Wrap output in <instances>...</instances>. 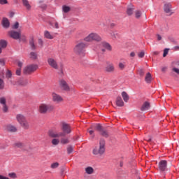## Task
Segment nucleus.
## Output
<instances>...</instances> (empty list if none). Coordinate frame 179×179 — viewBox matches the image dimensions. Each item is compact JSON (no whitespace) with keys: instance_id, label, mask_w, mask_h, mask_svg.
Instances as JSON below:
<instances>
[{"instance_id":"obj_1","label":"nucleus","mask_w":179,"mask_h":179,"mask_svg":"<svg viewBox=\"0 0 179 179\" xmlns=\"http://www.w3.org/2000/svg\"><path fill=\"white\" fill-rule=\"evenodd\" d=\"M55 110V106L52 104L42 103L38 106V111L39 114H47L52 113Z\"/></svg>"},{"instance_id":"obj_2","label":"nucleus","mask_w":179,"mask_h":179,"mask_svg":"<svg viewBox=\"0 0 179 179\" xmlns=\"http://www.w3.org/2000/svg\"><path fill=\"white\" fill-rule=\"evenodd\" d=\"M85 48H86V43L78 42L73 48V52H75L76 55L83 57L85 55Z\"/></svg>"},{"instance_id":"obj_3","label":"nucleus","mask_w":179,"mask_h":179,"mask_svg":"<svg viewBox=\"0 0 179 179\" xmlns=\"http://www.w3.org/2000/svg\"><path fill=\"white\" fill-rule=\"evenodd\" d=\"M106 141L101 139L99 141V147H95L93 150V155H103L106 152Z\"/></svg>"},{"instance_id":"obj_4","label":"nucleus","mask_w":179,"mask_h":179,"mask_svg":"<svg viewBox=\"0 0 179 179\" xmlns=\"http://www.w3.org/2000/svg\"><path fill=\"white\" fill-rule=\"evenodd\" d=\"M36 69H38V65L37 64H29L24 67L23 74L24 75H31L34 72H36Z\"/></svg>"},{"instance_id":"obj_5","label":"nucleus","mask_w":179,"mask_h":179,"mask_svg":"<svg viewBox=\"0 0 179 179\" xmlns=\"http://www.w3.org/2000/svg\"><path fill=\"white\" fill-rule=\"evenodd\" d=\"M101 40V37L96 33H91L84 38V41H87V43H90L91 41H100Z\"/></svg>"},{"instance_id":"obj_6","label":"nucleus","mask_w":179,"mask_h":179,"mask_svg":"<svg viewBox=\"0 0 179 179\" xmlns=\"http://www.w3.org/2000/svg\"><path fill=\"white\" fill-rule=\"evenodd\" d=\"M48 135L50 138H61L62 136H65V134L62 132H57L54 129L49 130Z\"/></svg>"},{"instance_id":"obj_7","label":"nucleus","mask_w":179,"mask_h":179,"mask_svg":"<svg viewBox=\"0 0 179 179\" xmlns=\"http://www.w3.org/2000/svg\"><path fill=\"white\" fill-rule=\"evenodd\" d=\"M59 86L62 90H64L65 92H69V90H71L69 85H68V83H66L64 79L59 80Z\"/></svg>"},{"instance_id":"obj_8","label":"nucleus","mask_w":179,"mask_h":179,"mask_svg":"<svg viewBox=\"0 0 179 179\" xmlns=\"http://www.w3.org/2000/svg\"><path fill=\"white\" fill-rule=\"evenodd\" d=\"M62 130L63 131H62V133L64 134V136H65V135L69 134L72 132V129L71 128V125H69V124H66L65 122L62 123Z\"/></svg>"},{"instance_id":"obj_9","label":"nucleus","mask_w":179,"mask_h":179,"mask_svg":"<svg viewBox=\"0 0 179 179\" xmlns=\"http://www.w3.org/2000/svg\"><path fill=\"white\" fill-rule=\"evenodd\" d=\"M51 96H52V100L54 103H57L58 104L64 101V98H62L61 95L57 94L56 92H52Z\"/></svg>"},{"instance_id":"obj_10","label":"nucleus","mask_w":179,"mask_h":179,"mask_svg":"<svg viewBox=\"0 0 179 179\" xmlns=\"http://www.w3.org/2000/svg\"><path fill=\"white\" fill-rule=\"evenodd\" d=\"M100 47L102 54H104V52H106V50H107L108 51H111L112 50L111 45L106 42H101L100 44Z\"/></svg>"},{"instance_id":"obj_11","label":"nucleus","mask_w":179,"mask_h":179,"mask_svg":"<svg viewBox=\"0 0 179 179\" xmlns=\"http://www.w3.org/2000/svg\"><path fill=\"white\" fill-rule=\"evenodd\" d=\"M106 72L108 73H113L115 71V67L114 66V64L110 62H106V66L105 67Z\"/></svg>"},{"instance_id":"obj_12","label":"nucleus","mask_w":179,"mask_h":179,"mask_svg":"<svg viewBox=\"0 0 179 179\" xmlns=\"http://www.w3.org/2000/svg\"><path fill=\"white\" fill-rule=\"evenodd\" d=\"M48 64L50 66H51V68H53V69H58V63H57V60H55L54 58H48Z\"/></svg>"},{"instance_id":"obj_13","label":"nucleus","mask_w":179,"mask_h":179,"mask_svg":"<svg viewBox=\"0 0 179 179\" xmlns=\"http://www.w3.org/2000/svg\"><path fill=\"white\" fill-rule=\"evenodd\" d=\"M159 170L160 171H166L167 170V161L162 160L159 162Z\"/></svg>"},{"instance_id":"obj_14","label":"nucleus","mask_w":179,"mask_h":179,"mask_svg":"<svg viewBox=\"0 0 179 179\" xmlns=\"http://www.w3.org/2000/svg\"><path fill=\"white\" fill-rule=\"evenodd\" d=\"M8 34L10 37H11V38H14V40H19V38H20V32L10 31H8Z\"/></svg>"},{"instance_id":"obj_15","label":"nucleus","mask_w":179,"mask_h":179,"mask_svg":"<svg viewBox=\"0 0 179 179\" xmlns=\"http://www.w3.org/2000/svg\"><path fill=\"white\" fill-rule=\"evenodd\" d=\"M1 25L4 29H9L10 27V22L8 18L3 17L1 20Z\"/></svg>"},{"instance_id":"obj_16","label":"nucleus","mask_w":179,"mask_h":179,"mask_svg":"<svg viewBox=\"0 0 179 179\" xmlns=\"http://www.w3.org/2000/svg\"><path fill=\"white\" fill-rule=\"evenodd\" d=\"M179 62H174L172 63V71L179 75Z\"/></svg>"},{"instance_id":"obj_17","label":"nucleus","mask_w":179,"mask_h":179,"mask_svg":"<svg viewBox=\"0 0 179 179\" xmlns=\"http://www.w3.org/2000/svg\"><path fill=\"white\" fill-rule=\"evenodd\" d=\"M150 108V103L148 101H145L141 107V111H148Z\"/></svg>"},{"instance_id":"obj_18","label":"nucleus","mask_w":179,"mask_h":179,"mask_svg":"<svg viewBox=\"0 0 179 179\" xmlns=\"http://www.w3.org/2000/svg\"><path fill=\"white\" fill-rule=\"evenodd\" d=\"M164 10L165 13H168V15H171V4L170 3L164 4Z\"/></svg>"},{"instance_id":"obj_19","label":"nucleus","mask_w":179,"mask_h":179,"mask_svg":"<svg viewBox=\"0 0 179 179\" xmlns=\"http://www.w3.org/2000/svg\"><path fill=\"white\" fill-rule=\"evenodd\" d=\"M16 120L20 125L24 120H26V117L22 114H18L16 115Z\"/></svg>"},{"instance_id":"obj_20","label":"nucleus","mask_w":179,"mask_h":179,"mask_svg":"<svg viewBox=\"0 0 179 179\" xmlns=\"http://www.w3.org/2000/svg\"><path fill=\"white\" fill-rule=\"evenodd\" d=\"M29 45H30V48H31V50H32V51H34V50H36V48H37V46L36 45V42L34 41V38H30Z\"/></svg>"},{"instance_id":"obj_21","label":"nucleus","mask_w":179,"mask_h":179,"mask_svg":"<svg viewBox=\"0 0 179 179\" xmlns=\"http://www.w3.org/2000/svg\"><path fill=\"white\" fill-rule=\"evenodd\" d=\"M116 105L117 107H124V101L121 96H118L116 99Z\"/></svg>"},{"instance_id":"obj_22","label":"nucleus","mask_w":179,"mask_h":179,"mask_svg":"<svg viewBox=\"0 0 179 179\" xmlns=\"http://www.w3.org/2000/svg\"><path fill=\"white\" fill-rule=\"evenodd\" d=\"M6 129L8 132H16L17 131V129L12 124L7 125Z\"/></svg>"},{"instance_id":"obj_23","label":"nucleus","mask_w":179,"mask_h":179,"mask_svg":"<svg viewBox=\"0 0 179 179\" xmlns=\"http://www.w3.org/2000/svg\"><path fill=\"white\" fill-rule=\"evenodd\" d=\"M20 125H21V127H23L24 129H29V128H30V124H29V122H27V120L26 119Z\"/></svg>"},{"instance_id":"obj_24","label":"nucleus","mask_w":179,"mask_h":179,"mask_svg":"<svg viewBox=\"0 0 179 179\" xmlns=\"http://www.w3.org/2000/svg\"><path fill=\"white\" fill-rule=\"evenodd\" d=\"M44 36L45 38H48V40H52V38H54V35H52V34L48 31H45Z\"/></svg>"},{"instance_id":"obj_25","label":"nucleus","mask_w":179,"mask_h":179,"mask_svg":"<svg viewBox=\"0 0 179 179\" xmlns=\"http://www.w3.org/2000/svg\"><path fill=\"white\" fill-rule=\"evenodd\" d=\"M6 47H8V42L5 40H0V48L4 50Z\"/></svg>"},{"instance_id":"obj_26","label":"nucleus","mask_w":179,"mask_h":179,"mask_svg":"<svg viewBox=\"0 0 179 179\" xmlns=\"http://www.w3.org/2000/svg\"><path fill=\"white\" fill-rule=\"evenodd\" d=\"M122 97L125 103H128V100H129V96H128V94L126 92H122Z\"/></svg>"},{"instance_id":"obj_27","label":"nucleus","mask_w":179,"mask_h":179,"mask_svg":"<svg viewBox=\"0 0 179 179\" xmlns=\"http://www.w3.org/2000/svg\"><path fill=\"white\" fill-rule=\"evenodd\" d=\"M29 58L33 61H36L38 58L37 53L36 52H31L29 54Z\"/></svg>"},{"instance_id":"obj_28","label":"nucleus","mask_w":179,"mask_h":179,"mask_svg":"<svg viewBox=\"0 0 179 179\" xmlns=\"http://www.w3.org/2000/svg\"><path fill=\"white\" fill-rule=\"evenodd\" d=\"M22 3H23L24 6H25V8L28 10H30V9H31V6H30V3H29V1H27V0H22Z\"/></svg>"},{"instance_id":"obj_29","label":"nucleus","mask_w":179,"mask_h":179,"mask_svg":"<svg viewBox=\"0 0 179 179\" xmlns=\"http://www.w3.org/2000/svg\"><path fill=\"white\" fill-rule=\"evenodd\" d=\"M145 80L146 83H150L152 82V74H150V73L146 74Z\"/></svg>"},{"instance_id":"obj_30","label":"nucleus","mask_w":179,"mask_h":179,"mask_svg":"<svg viewBox=\"0 0 179 179\" xmlns=\"http://www.w3.org/2000/svg\"><path fill=\"white\" fill-rule=\"evenodd\" d=\"M94 172V169H93L92 167L87 166V168H85V173H87V174H93Z\"/></svg>"},{"instance_id":"obj_31","label":"nucleus","mask_w":179,"mask_h":179,"mask_svg":"<svg viewBox=\"0 0 179 179\" xmlns=\"http://www.w3.org/2000/svg\"><path fill=\"white\" fill-rule=\"evenodd\" d=\"M109 34L112 38H117L118 37V33L117 31H110Z\"/></svg>"},{"instance_id":"obj_32","label":"nucleus","mask_w":179,"mask_h":179,"mask_svg":"<svg viewBox=\"0 0 179 179\" xmlns=\"http://www.w3.org/2000/svg\"><path fill=\"white\" fill-rule=\"evenodd\" d=\"M126 66L127 65L125 64V62H119L118 67L120 71H124Z\"/></svg>"},{"instance_id":"obj_33","label":"nucleus","mask_w":179,"mask_h":179,"mask_svg":"<svg viewBox=\"0 0 179 179\" xmlns=\"http://www.w3.org/2000/svg\"><path fill=\"white\" fill-rule=\"evenodd\" d=\"M134 15H135L136 19H140L141 16H142V12H141V10H137L135 11Z\"/></svg>"},{"instance_id":"obj_34","label":"nucleus","mask_w":179,"mask_h":179,"mask_svg":"<svg viewBox=\"0 0 179 179\" xmlns=\"http://www.w3.org/2000/svg\"><path fill=\"white\" fill-rule=\"evenodd\" d=\"M15 148H20V149H23L24 144L21 142H17L14 144Z\"/></svg>"},{"instance_id":"obj_35","label":"nucleus","mask_w":179,"mask_h":179,"mask_svg":"<svg viewBox=\"0 0 179 179\" xmlns=\"http://www.w3.org/2000/svg\"><path fill=\"white\" fill-rule=\"evenodd\" d=\"M52 144L55 146H57V145H59V139L58 138H53L52 140Z\"/></svg>"},{"instance_id":"obj_36","label":"nucleus","mask_w":179,"mask_h":179,"mask_svg":"<svg viewBox=\"0 0 179 179\" xmlns=\"http://www.w3.org/2000/svg\"><path fill=\"white\" fill-rule=\"evenodd\" d=\"M100 134L101 135H102V136H104L105 138H108V133L107 132V131L103 129L100 131Z\"/></svg>"},{"instance_id":"obj_37","label":"nucleus","mask_w":179,"mask_h":179,"mask_svg":"<svg viewBox=\"0 0 179 179\" xmlns=\"http://www.w3.org/2000/svg\"><path fill=\"white\" fill-rule=\"evenodd\" d=\"M60 142L62 145H66V143H69V140L68 138H62Z\"/></svg>"},{"instance_id":"obj_38","label":"nucleus","mask_w":179,"mask_h":179,"mask_svg":"<svg viewBox=\"0 0 179 179\" xmlns=\"http://www.w3.org/2000/svg\"><path fill=\"white\" fill-rule=\"evenodd\" d=\"M127 13L129 16H131V15L134 14V8H128L127 10Z\"/></svg>"},{"instance_id":"obj_39","label":"nucleus","mask_w":179,"mask_h":179,"mask_svg":"<svg viewBox=\"0 0 179 179\" xmlns=\"http://www.w3.org/2000/svg\"><path fill=\"white\" fill-rule=\"evenodd\" d=\"M50 167L52 169H58V167H59V163L54 162L50 165Z\"/></svg>"},{"instance_id":"obj_40","label":"nucleus","mask_w":179,"mask_h":179,"mask_svg":"<svg viewBox=\"0 0 179 179\" xmlns=\"http://www.w3.org/2000/svg\"><path fill=\"white\" fill-rule=\"evenodd\" d=\"M62 9H63V12H64V13H68V12H69V10H71V8L69 6H64Z\"/></svg>"},{"instance_id":"obj_41","label":"nucleus","mask_w":179,"mask_h":179,"mask_svg":"<svg viewBox=\"0 0 179 179\" xmlns=\"http://www.w3.org/2000/svg\"><path fill=\"white\" fill-rule=\"evenodd\" d=\"M8 177H10V178H13V179L17 178V176L16 175L15 173H13V172L8 173Z\"/></svg>"},{"instance_id":"obj_42","label":"nucleus","mask_w":179,"mask_h":179,"mask_svg":"<svg viewBox=\"0 0 179 179\" xmlns=\"http://www.w3.org/2000/svg\"><path fill=\"white\" fill-rule=\"evenodd\" d=\"M72 152H73V147L72 145H69L67 148V153H68V155H71V153H72Z\"/></svg>"},{"instance_id":"obj_43","label":"nucleus","mask_w":179,"mask_h":179,"mask_svg":"<svg viewBox=\"0 0 179 179\" xmlns=\"http://www.w3.org/2000/svg\"><path fill=\"white\" fill-rule=\"evenodd\" d=\"M0 104H2L3 106L6 105V99L3 97L0 98Z\"/></svg>"},{"instance_id":"obj_44","label":"nucleus","mask_w":179,"mask_h":179,"mask_svg":"<svg viewBox=\"0 0 179 179\" xmlns=\"http://www.w3.org/2000/svg\"><path fill=\"white\" fill-rule=\"evenodd\" d=\"M17 65L18 67H20V69H22V66H23V62L18 60L17 62Z\"/></svg>"},{"instance_id":"obj_45","label":"nucleus","mask_w":179,"mask_h":179,"mask_svg":"<svg viewBox=\"0 0 179 179\" xmlns=\"http://www.w3.org/2000/svg\"><path fill=\"white\" fill-rule=\"evenodd\" d=\"M138 75H140L141 76H143L145 75V70L144 69H139L138 71Z\"/></svg>"},{"instance_id":"obj_46","label":"nucleus","mask_w":179,"mask_h":179,"mask_svg":"<svg viewBox=\"0 0 179 179\" xmlns=\"http://www.w3.org/2000/svg\"><path fill=\"white\" fill-rule=\"evenodd\" d=\"M138 58H143L145 57V51L142 50L138 54Z\"/></svg>"},{"instance_id":"obj_47","label":"nucleus","mask_w":179,"mask_h":179,"mask_svg":"<svg viewBox=\"0 0 179 179\" xmlns=\"http://www.w3.org/2000/svg\"><path fill=\"white\" fill-rule=\"evenodd\" d=\"M96 130L99 131V132H100L101 131L103 130V127H101V125H100V124H96Z\"/></svg>"},{"instance_id":"obj_48","label":"nucleus","mask_w":179,"mask_h":179,"mask_svg":"<svg viewBox=\"0 0 179 179\" xmlns=\"http://www.w3.org/2000/svg\"><path fill=\"white\" fill-rule=\"evenodd\" d=\"M21 41H26V36L20 34V38Z\"/></svg>"},{"instance_id":"obj_49","label":"nucleus","mask_w":179,"mask_h":179,"mask_svg":"<svg viewBox=\"0 0 179 179\" xmlns=\"http://www.w3.org/2000/svg\"><path fill=\"white\" fill-rule=\"evenodd\" d=\"M167 54H169V49L166 48V49L164 50L163 57H167Z\"/></svg>"},{"instance_id":"obj_50","label":"nucleus","mask_w":179,"mask_h":179,"mask_svg":"<svg viewBox=\"0 0 179 179\" xmlns=\"http://www.w3.org/2000/svg\"><path fill=\"white\" fill-rule=\"evenodd\" d=\"M6 78H8V79L9 78H12V73L8 71L6 74Z\"/></svg>"},{"instance_id":"obj_51","label":"nucleus","mask_w":179,"mask_h":179,"mask_svg":"<svg viewBox=\"0 0 179 179\" xmlns=\"http://www.w3.org/2000/svg\"><path fill=\"white\" fill-rule=\"evenodd\" d=\"M4 84H3V80L0 78V89H3Z\"/></svg>"},{"instance_id":"obj_52","label":"nucleus","mask_w":179,"mask_h":179,"mask_svg":"<svg viewBox=\"0 0 179 179\" xmlns=\"http://www.w3.org/2000/svg\"><path fill=\"white\" fill-rule=\"evenodd\" d=\"M13 29H19V22H16L13 24Z\"/></svg>"},{"instance_id":"obj_53","label":"nucleus","mask_w":179,"mask_h":179,"mask_svg":"<svg viewBox=\"0 0 179 179\" xmlns=\"http://www.w3.org/2000/svg\"><path fill=\"white\" fill-rule=\"evenodd\" d=\"M3 113H8V106L6 105H3Z\"/></svg>"},{"instance_id":"obj_54","label":"nucleus","mask_w":179,"mask_h":179,"mask_svg":"<svg viewBox=\"0 0 179 179\" xmlns=\"http://www.w3.org/2000/svg\"><path fill=\"white\" fill-rule=\"evenodd\" d=\"M1 5H5L8 3V0H0Z\"/></svg>"},{"instance_id":"obj_55","label":"nucleus","mask_w":179,"mask_h":179,"mask_svg":"<svg viewBox=\"0 0 179 179\" xmlns=\"http://www.w3.org/2000/svg\"><path fill=\"white\" fill-rule=\"evenodd\" d=\"M22 72V69H18L16 71V75H17L18 76H20V73Z\"/></svg>"},{"instance_id":"obj_56","label":"nucleus","mask_w":179,"mask_h":179,"mask_svg":"<svg viewBox=\"0 0 179 179\" xmlns=\"http://www.w3.org/2000/svg\"><path fill=\"white\" fill-rule=\"evenodd\" d=\"M145 140L148 142H152V136H148V137L145 138Z\"/></svg>"},{"instance_id":"obj_57","label":"nucleus","mask_w":179,"mask_h":179,"mask_svg":"<svg viewBox=\"0 0 179 179\" xmlns=\"http://www.w3.org/2000/svg\"><path fill=\"white\" fill-rule=\"evenodd\" d=\"M0 65H1V66L5 65V60H3V59H0Z\"/></svg>"},{"instance_id":"obj_58","label":"nucleus","mask_w":179,"mask_h":179,"mask_svg":"<svg viewBox=\"0 0 179 179\" xmlns=\"http://www.w3.org/2000/svg\"><path fill=\"white\" fill-rule=\"evenodd\" d=\"M38 43L41 47H43V39H38Z\"/></svg>"},{"instance_id":"obj_59","label":"nucleus","mask_w":179,"mask_h":179,"mask_svg":"<svg viewBox=\"0 0 179 179\" xmlns=\"http://www.w3.org/2000/svg\"><path fill=\"white\" fill-rule=\"evenodd\" d=\"M88 132H89V134H90V135H93L92 136H93V138H94V131H93V130H90V131H88Z\"/></svg>"},{"instance_id":"obj_60","label":"nucleus","mask_w":179,"mask_h":179,"mask_svg":"<svg viewBox=\"0 0 179 179\" xmlns=\"http://www.w3.org/2000/svg\"><path fill=\"white\" fill-rule=\"evenodd\" d=\"M157 38L158 41H162V36L160 34H157Z\"/></svg>"},{"instance_id":"obj_61","label":"nucleus","mask_w":179,"mask_h":179,"mask_svg":"<svg viewBox=\"0 0 179 179\" xmlns=\"http://www.w3.org/2000/svg\"><path fill=\"white\" fill-rule=\"evenodd\" d=\"M55 29H59V24L58 22H55Z\"/></svg>"},{"instance_id":"obj_62","label":"nucleus","mask_w":179,"mask_h":179,"mask_svg":"<svg viewBox=\"0 0 179 179\" xmlns=\"http://www.w3.org/2000/svg\"><path fill=\"white\" fill-rule=\"evenodd\" d=\"M0 179H9V178L0 175Z\"/></svg>"},{"instance_id":"obj_63","label":"nucleus","mask_w":179,"mask_h":179,"mask_svg":"<svg viewBox=\"0 0 179 179\" xmlns=\"http://www.w3.org/2000/svg\"><path fill=\"white\" fill-rule=\"evenodd\" d=\"M162 72H166V71H167V67H162Z\"/></svg>"},{"instance_id":"obj_64","label":"nucleus","mask_w":179,"mask_h":179,"mask_svg":"<svg viewBox=\"0 0 179 179\" xmlns=\"http://www.w3.org/2000/svg\"><path fill=\"white\" fill-rule=\"evenodd\" d=\"M152 55H159V52L158 51L152 52Z\"/></svg>"}]
</instances>
